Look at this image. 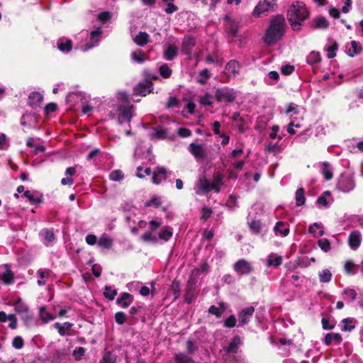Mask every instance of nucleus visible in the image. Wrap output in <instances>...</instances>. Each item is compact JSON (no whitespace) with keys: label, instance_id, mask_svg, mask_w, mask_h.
Instances as JSON below:
<instances>
[{"label":"nucleus","instance_id":"1","mask_svg":"<svg viewBox=\"0 0 363 363\" xmlns=\"http://www.w3.org/2000/svg\"><path fill=\"white\" fill-rule=\"evenodd\" d=\"M285 28L286 23L284 16L280 15L274 16L271 19L269 26L263 38L264 42L267 45L275 44L284 35Z\"/></svg>","mask_w":363,"mask_h":363},{"label":"nucleus","instance_id":"2","mask_svg":"<svg viewBox=\"0 0 363 363\" xmlns=\"http://www.w3.org/2000/svg\"><path fill=\"white\" fill-rule=\"evenodd\" d=\"M309 11L302 1L294 2L287 12V18L294 30H299L302 23L308 18Z\"/></svg>","mask_w":363,"mask_h":363},{"label":"nucleus","instance_id":"3","mask_svg":"<svg viewBox=\"0 0 363 363\" xmlns=\"http://www.w3.org/2000/svg\"><path fill=\"white\" fill-rule=\"evenodd\" d=\"M188 150L196 161L203 162L206 160L211 161L214 159V157L208 155L207 148L204 144L192 143L189 145Z\"/></svg>","mask_w":363,"mask_h":363},{"label":"nucleus","instance_id":"4","mask_svg":"<svg viewBox=\"0 0 363 363\" xmlns=\"http://www.w3.org/2000/svg\"><path fill=\"white\" fill-rule=\"evenodd\" d=\"M355 187L354 176L350 172H344L340 174L337 183V188L345 193H348Z\"/></svg>","mask_w":363,"mask_h":363},{"label":"nucleus","instance_id":"5","mask_svg":"<svg viewBox=\"0 0 363 363\" xmlns=\"http://www.w3.org/2000/svg\"><path fill=\"white\" fill-rule=\"evenodd\" d=\"M275 6L276 0H261L254 9L252 16L257 18L260 17L268 12L274 11Z\"/></svg>","mask_w":363,"mask_h":363},{"label":"nucleus","instance_id":"6","mask_svg":"<svg viewBox=\"0 0 363 363\" xmlns=\"http://www.w3.org/2000/svg\"><path fill=\"white\" fill-rule=\"evenodd\" d=\"M216 100L219 102H232L235 99V93L228 89H218L215 94Z\"/></svg>","mask_w":363,"mask_h":363},{"label":"nucleus","instance_id":"7","mask_svg":"<svg viewBox=\"0 0 363 363\" xmlns=\"http://www.w3.org/2000/svg\"><path fill=\"white\" fill-rule=\"evenodd\" d=\"M234 270L240 275L249 274L253 270L250 263L242 259L236 262L233 266Z\"/></svg>","mask_w":363,"mask_h":363},{"label":"nucleus","instance_id":"8","mask_svg":"<svg viewBox=\"0 0 363 363\" xmlns=\"http://www.w3.org/2000/svg\"><path fill=\"white\" fill-rule=\"evenodd\" d=\"M196 45V38L191 35L184 37L182 45V52L188 56L191 55L192 50Z\"/></svg>","mask_w":363,"mask_h":363},{"label":"nucleus","instance_id":"9","mask_svg":"<svg viewBox=\"0 0 363 363\" xmlns=\"http://www.w3.org/2000/svg\"><path fill=\"white\" fill-rule=\"evenodd\" d=\"M199 187L201 191L206 194L212 190L215 191L216 193L220 191V186H218V185L213 182H208L206 178H201L199 180Z\"/></svg>","mask_w":363,"mask_h":363},{"label":"nucleus","instance_id":"10","mask_svg":"<svg viewBox=\"0 0 363 363\" xmlns=\"http://www.w3.org/2000/svg\"><path fill=\"white\" fill-rule=\"evenodd\" d=\"M14 309L16 313L23 315V318L26 321L30 320L32 319V316L29 315L28 307L23 303L21 299H18L15 303Z\"/></svg>","mask_w":363,"mask_h":363},{"label":"nucleus","instance_id":"11","mask_svg":"<svg viewBox=\"0 0 363 363\" xmlns=\"http://www.w3.org/2000/svg\"><path fill=\"white\" fill-rule=\"evenodd\" d=\"M167 169L164 167H157L152 172V183L160 184L162 181L166 180L167 177Z\"/></svg>","mask_w":363,"mask_h":363},{"label":"nucleus","instance_id":"12","mask_svg":"<svg viewBox=\"0 0 363 363\" xmlns=\"http://www.w3.org/2000/svg\"><path fill=\"white\" fill-rule=\"evenodd\" d=\"M255 312V308L253 306H248L242 309L238 313V320L240 325H245L248 323L250 318L252 316Z\"/></svg>","mask_w":363,"mask_h":363},{"label":"nucleus","instance_id":"13","mask_svg":"<svg viewBox=\"0 0 363 363\" xmlns=\"http://www.w3.org/2000/svg\"><path fill=\"white\" fill-rule=\"evenodd\" d=\"M361 242L362 235L359 231L354 230L350 234L348 243L352 250H357L359 247Z\"/></svg>","mask_w":363,"mask_h":363},{"label":"nucleus","instance_id":"14","mask_svg":"<svg viewBox=\"0 0 363 363\" xmlns=\"http://www.w3.org/2000/svg\"><path fill=\"white\" fill-rule=\"evenodd\" d=\"M152 83L150 81H145L139 83L134 89L136 95L146 96L150 92Z\"/></svg>","mask_w":363,"mask_h":363},{"label":"nucleus","instance_id":"15","mask_svg":"<svg viewBox=\"0 0 363 363\" xmlns=\"http://www.w3.org/2000/svg\"><path fill=\"white\" fill-rule=\"evenodd\" d=\"M57 48L62 52H69L72 49V41L65 37H62L57 42Z\"/></svg>","mask_w":363,"mask_h":363},{"label":"nucleus","instance_id":"16","mask_svg":"<svg viewBox=\"0 0 363 363\" xmlns=\"http://www.w3.org/2000/svg\"><path fill=\"white\" fill-rule=\"evenodd\" d=\"M179 48L175 45H168L164 50L163 57L168 61L174 60L178 55Z\"/></svg>","mask_w":363,"mask_h":363},{"label":"nucleus","instance_id":"17","mask_svg":"<svg viewBox=\"0 0 363 363\" xmlns=\"http://www.w3.org/2000/svg\"><path fill=\"white\" fill-rule=\"evenodd\" d=\"M133 302V296L129 293L124 292L117 298L116 303L121 308H126Z\"/></svg>","mask_w":363,"mask_h":363},{"label":"nucleus","instance_id":"18","mask_svg":"<svg viewBox=\"0 0 363 363\" xmlns=\"http://www.w3.org/2000/svg\"><path fill=\"white\" fill-rule=\"evenodd\" d=\"M333 201L334 199L333 197L332 196L330 191H325V192H323L321 196H319V208H327L330 206L333 203Z\"/></svg>","mask_w":363,"mask_h":363},{"label":"nucleus","instance_id":"19","mask_svg":"<svg viewBox=\"0 0 363 363\" xmlns=\"http://www.w3.org/2000/svg\"><path fill=\"white\" fill-rule=\"evenodd\" d=\"M73 325L74 324L69 322H65L62 325L60 323H55L54 324L55 328L57 330L58 333L61 336L69 335V333L68 331L72 328Z\"/></svg>","mask_w":363,"mask_h":363},{"label":"nucleus","instance_id":"20","mask_svg":"<svg viewBox=\"0 0 363 363\" xmlns=\"http://www.w3.org/2000/svg\"><path fill=\"white\" fill-rule=\"evenodd\" d=\"M274 231L277 235L286 236L289 233V225L286 223L279 221L276 223Z\"/></svg>","mask_w":363,"mask_h":363},{"label":"nucleus","instance_id":"21","mask_svg":"<svg viewBox=\"0 0 363 363\" xmlns=\"http://www.w3.org/2000/svg\"><path fill=\"white\" fill-rule=\"evenodd\" d=\"M101 30L100 28H97L96 30H93L90 33V40L91 43L86 44L84 49V51H86L91 48H93L99 40L100 37L101 35Z\"/></svg>","mask_w":363,"mask_h":363},{"label":"nucleus","instance_id":"22","mask_svg":"<svg viewBox=\"0 0 363 363\" xmlns=\"http://www.w3.org/2000/svg\"><path fill=\"white\" fill-rule=\"evenodd\" d=\"M240 69V65L239 62L235 60H230L225 66L227 73L229 75H233L234 77L239 73Z\"/></svg>","mask_w":363,"mask_h":363},{"label":"nucleus","instance_id":"23","mask_svg":"<svg viewBox=\"0 0 363 363\" xmlns=\"http://www.w3.org/2000/svg\"><path fill=\"white\" fill-rule=\"evenodd\" d=\"M226 310V305L224 303H219L218 306L212 305L208 308V313L219 318Z\"/></svg>","mask_w":363,"mask_h":363},{"label":"nucleus","instance_id":"24","mask_svg":"<svg viewBox=\"0 0 363 363\" xmlns=\"http://www.w3.org/2000/svg\"><path fill=\"white\" fill-rule=\"evenodd\" d=\"M134 42L139 46H145L150 41V35L146 32L140 31L133 39Z\"/></svg>","mask_w":363,"mask_h":363},{"label":"nucleus","instance_id":"25","mask_svg":"<svg viewBox=\"0 0 363 363\" xmlns=\"http://www.w3.org/2000/svg\"><path fill=\"white\" fill-rule=\"evenodd\" d=\"M321 174L326 181H329L333 177V168L328 162H323Z\"/></svg>","mask_w":363,"mask_h":363},{"label":"nucleus","instance_id":"26","mask_svg":"<svg viewBox=\"0 0 363 363\" xmlns=\"http://www.w3.org/2000/svg\"><path fill=\"white\" fill-rule=\"evenodd\" d=\"M241 343L240 337L238 335H236L233 338L228 347L225 349V351L228 353H236Z\"/></svg>","mask_w":363,"mask_h":363},{"label":"nucleus","instance_id":"27","mask_svg":"<svg viewBox=\"0 0 363 363\" xmlns=\"http://www.w3.org/2000/svg\"><path fill=\"white\" fill-rule=\"evenodd\" d=\"M131 59L140 64L146 61L148 57L142 50L138 49L131 53Z\"/></svg>","mask_w":363,"mask_h":363},{"label":"nucleus","instance_id":"28","mask_svg":"<svg viewBox=\"0 0 363 363\" xmlns=\"http://www.w3.org/2000/svg\"><path fill=\"white\" fill-rule=\"evenodd\" d=\"M342 341V337L339 333H328L325 335L324 342L326 345H329L334 342L340 344Z\"/></svg>","mask_w":363,"mask_h":363},{"label":"nucleus","instance_id":"29","mask_svg":"<svg viewBox=\"0 0 363 363\" xmlns=\"http://www.w3.org/2000/svg\"><path fill=\"white\" fill-rule=\"evenodd\" d=\"M282 262V257L274 254H270L268 256L267 264L268 267H277L281 265Z\"/></svg>","mask_w":363,"mask_h":363},{"label":"nucleus","instance_id":"30","mask_svg":"<svg viewBox=\"0 0 363 363\" xmlns=\"http://www.w3.org/2000/svg\"><path fill=\"white\" fill-rule=\"evenodd\" d=\"M362 51V46L359 43L352 40L350 47L347 50V55L350 57H354L358 55Z\"/></svg>","mask_w":363,"mask_h":363},{"label":"nucleus","instance_id":"31","mask_svg":"<svg viewBox=\"0 0 363 363\" xmlns=\"http://www.w3.org/2000/svg\"><path fill=\"white\" fill-rule=\"evenodd\" d=\"M43 100V96L38 92H33L29 96L30 105L32 107L39 106Z\"/></svg>","mask_w":363,"mask_h":363},{"label":"nucleus","instance_id":"32","mask_svg":"<svg viewBox=\"0 0 363 363\" xmlns=\"http://www.w3.org/2000/svg\"><path fill=\"white\" fill-rule=\"evenodd\" d=\"M2 281L4 284L9 285L13 282L14 275L13 273L9 268L4 272L3 274H0V281Z\"/></svg>","mask_w":363,"mask_h":363},{"label":"nucleus","instance_id":"33","mask_svg":"<svg viewBox=\"0 0 363 363\" xmlns=\"http://www.w3.org/2000/svg\"><path fill=\"white\" fill-rule=\"evenodd\" d=\"M355 320L352 318H344L342 320L341 330L342 331H351L355 327Z\"/></svg>","mask_w":363,"mask_h":363},{"label":"nucleus","instance_id":"34","mask_svg":"<svg viewBox=\"0 0 363 363\" xmlns=\"http://www.w3.org/2000/svg\"><path fill=\"white\" fill-rule=\"evenodd\" d=\"M206 62L207 63H213V64H223V59L218 55L217 51L213 52L211 54L208 55L206 57Z\"/></svg>","mask_w":363,"mask_h":363},{"label":"nucleus","instance_id":"35","mask_svg":"<svg viewBox=\"0 0 363 363\" xmlns=\"http://www.w3.org/2000/svg\"><path fill=\"white\" fill-rule=\"evenodd\" d=\"M112 244H113L112 239H111L106 235H103L102 236H101L98 241L99 247L104 248V249L111 248L112 246Z\"/></svg>","mask_w":363,"mask_h":363},{"label":"nucleus","instance_id":"36","mask_svg":"<svg viewBox=\"0 0 363 363\" xmlns=\"http://www.w3.org/2000/svg\"><path fill=\"white\" fill-rule=\"evenodd\" d=\"M175 363H195L193 359L184 353H177L174 356Z\"/></svg>","mask_w":363,"mask_h":363},{"label":"nucleus","instance_id":"37","mask_svg":"<svg viewBox=\"0 0 363 363\" xmlns=\"http://www.w3.org/2000/svg\"><path fill=\"white\" fill-rule=\"evenodd\" d=\"M133 106H130L128 107L121 106L119 108V111H120L122 116L128 121H130L133 116Z\"/></svg>","mask_w":363,"mask_h":363},{"label":"nucleus","instance_id":"38","mask_svg":"<svg viewBox=\"0 0 363 363\" xmlns=\"http://www.w3.org/2000/svg\"><path fill=\"white\" fill-rule=\"evenodd\" d=\"M40 317L43 322L45 323L55 318V316L48 312L45 307H41L40 308Z\"/></svg>","mask_w":363,"mask_h":363},{"label":"nucleus","instance_id":"39","mask_svg":"<svg viewBox=\"0 0 363 363\" xmlns=\"http://www.w3.org/2000/svg\"><path fill=\"white\" fill-rule=\"evenodd\" d=\"M24 196L28 199L31 204H38L43 201L41 196H35L28 190L24 191Z\"/></svg>","mask_w":363,"mask_h":363},{"label":"nucleus","instance_id":"40","mask_svg":"<svg viewBox=\"0 0 363 363\" xmlns=\"http://www.w3.org/2000/svg\"><path fill=\"white\" fill-rule=\"evenodd\" d=\"M209 270V265L206 262L201 263L199 267L194 268L191 271V274L194 276H199L202 273L208 272Z\"/></svg>","mask_w":363,"mask_h":363},{"label":"nucleus","instance_id":"41","mask_svg":"<svg viewBox=\"0 0 363 363\" xmlns=\"http://www.w3.org/2000/svg\"><path fill=\"white\" fill-rule=\"evenodd\" d=\"M109 179L114 182H120L124 179V174L121 169H115L110 172Z\"/></svg>","mask_w":363,"mask_h":363},{"label":"nucleus","instance_id":"42","mask_svg":"<svg viewBox=\"0 0 363 363\" xmlns=\"http://www.w3.org/2000/svg\"><path fill=\"white\" fill-rule=\"evenodd\" d=\"M333 274L329 269H323L319 274V281L322 283H328L332 279Z\"/></svg>","mask_w":363,"mask_h":363},{"label":"nucleus","instance_id":"43","mask_svg":"<svg viewBox=\"0 0 363 363\" xmlns=\"http://www.w3.org/2000/svg\"><path fill=\"white\" fill-rule=\"evenodd\" d=\"M249 227L252 233L258 234L262 229V223L259 220H253L249 223Z\"/></svg>","mask_w":363,"mask_h":363},{"label":"nucleus","instance_id":"44","mask_svg":"<svg viewBox=\"0 0 363 363\" xmlns=\"http://www.w3.org/2000/svg\"><path fill=\"white\" fill-rule=\"evenodd\" d=\"M117 293L118 291L116 289H112L111 286H106L104 291V296L106 298L112 301L115 298Z\"/></svg>","mask_w":363,"mask_h":363},{"label":"nucleus","instance_id":"45","mask_svg":"<svg viewBox=\"0 0 363 363\" xmlns=\"http://www.w3.org/2000/svg\"><path fill=\"white\" fill-rule=\"evenodd\" d=\"M159 73L163 78L167 79L171 76L172 70L167 64H164L160 67Z\"/></svg>","mask_w":363,"mask_h":363},{"label":"nucleus","instance_id":"46","mask_svg":"<svg viewBox=\"0 0 363 363\" xmlns=\"http://www.w3.org/2000/svg\"><path fill=\"white\" fill-rule=\"evenodd\" d=\"M173 233L169 227L163 229L158 235L160 239L167 241L172 237Z\"/></svg>","mask_w":363,"mask_h":363},{"label":"nucleus","instance_id":"47","mask_svg":"<svg viewBox=\"0 0 363 363\" xmlns=\"http://www.w3.org/2000/svg\"><path fill=\"white\" fill-rule=\"evenodd\" d=\"M296 202L298 206H302L305 203L304 190L299 188L296 192Z\"/></svg>","mask_w":363,"mask_h":363},{"label":"nucleus","instance_id":"48","mask_svg":"<svg viewBox=\"0 0 363 363\" xmlns=\"http://www.w3.org/2000/svg\"><path fill=\"white\" fill-rule=\"evenodd\" d=\"M199 74L200 78L198 79V82L201 84H206L207 80L211 77V73L208 69H203L201 70Z\"/></svg>","mask_w":363,"mask_h":363},{"label":"nucleus","instance_id":"49","mask_svg":"<svg viewBox=\"0 0 363 363\" xmlns=\"http://www.w3.org/2000/svg\"><path fill=\"white\" fill-rule=\"evenodd\" d=\"M167 135V130L164 128L155 129L154 133L151 137L152 139H164Z\"/></svg>","mask_w":363,"mask_h":363},{"label":"nucleus","instance_id":"50","mask_svg":"<svg viewBox=\"0 0 363 363\" xmlns=\"http://www.w3.org/2000/svg\"><path fill=\"white\" fill-rule=\"evenodd\" d=\"M199 102L203 106H211L213 104V96L209 93H206L200 97Z\"/></svg>","mask_w":363,"mask_h":363},{"label":"nucleus","instance_id":"51","mask_svg":"<svg viewBox=\"0 0 363 363\" xmlns=\"http://www.w3.org/2000/svg\"><path fill=\"white\" fill-rule=\"evenodd\" d=\"M337 50V44L334 42L331 45L327 47V57L328 58H333L336 55V51Z\"/></svg>","mask_w":363,"mask_h":363},{"label":"nucleus","instance_id":"52","mask_svg":"<svg viewBox=\"0 0 363 363\" xmlns=\"http://www.w3.org/2000/svg\"><path fill=\"white\" fill-rule=\"evenodd\" d=\"M38 274H39L40 279L38 281V284L39 286H43L45 284L46 281L45 280V278H48L50 274L49 270H43L40 269L38 271Z\"/></svg>","mask_w":363,"mask_h":363},{"label":"nucleus","instance_id":"53","mask_svg":"<svg viewBox=\"0 0 363 363\" xmlns=\"http://www.w3.org/2000/svg\"><path fill=\"white\" fill-rule=\"evenodd\" d=\"M344 268L349 274H354L356 273V266L351 260L345 262Z\"/></svg>","mask_w":363,"mask_h":363},{"label":"nucleus","instance_id":"54","mask_svg":"<svg viewBox=\"0 0 363 363\" xmlns=\"http://www.w3.org/2000/svg\"><path fill=\"white\" fill-rule=\"evenodd\" d=\"M307 62L314 67L318 62V52L312 51L307 57Z\"/></svg>","mask_w":363,"mask_h":363},{"label":"nucleus","instance_id":"55","mask_svg":"<svg viewBox=\"0 0 363 363\" xmlns=\"http://www.w3.org/2000/svg\"><path fill=\"white\" fill-rule=\"evenodd\" d=\"M213 211L211 208L203 207L201 209V219L206 221L212 215Z\"/></svg>","mask_w":363,"mask_h":363},{"label":"nucleus","instance_id":"56","mask_svg":"<svg viewBox=\"0 0 363 363\" xmlns=\"http://www.w3.org/2000/svg\"><path fill=\"white\" fill-rule=\"evenodd\" d=\"M24 345V340L21 336H16L13 338L12 346L18 350L21 349Z\"/></svg>","mask_w":363,"mask_h":363},{"label":"nucleus","instance_id":"57","mask_svg":"<svg viewBox=\"0 0 363 363\" xmlns=\"http://www.w3.org/2000/svg\"><path fill=\"white\" fill-rule=\"evenodd\" d=\"M85 349L82 347H79L76 348L72 353L73 357L76 360H80L82 357L84 355Z\"/></svg>","mask_w":363,"mask_h":363},{"label":"nucleus","instance_id":"58","mask_svg":"<svg viewBox=\"0 0 363 363\" xmlns=\"http://www.w3.org/2000/svg\"><path fill=\"white\" fill-rule=\"evenodd\" d=\"M115 320L119 325L124 324L125 323V321H126V315H125V314L123 312H122V311L116 313V314H115Z\"/></svg>","mask_w":363,"mask_h":363},{"label":"nucleus","instance_id":"59","mask_svg":"<svg viewBox=\"0 0 363 363\" xmlns=\"http://www.w3.org/2000/svg\"><path fill=\"white\" fill-rule=\"evenodd\" d=\"M237 320L234 315H230L226 320L224 321V326L225 328H233L235 326Z\"/></svg>","mask_w":363,"mask_h":363},{"label":"nucleus","instance_id":"60","mask_svg":"<svg viewBox=\"0 0 363 363\" xmlns=\"http://www.w3.org/2000/svg\"><path fill=\"white\" fill-rule=\"evenodd\" d=\"M98 20L104 23L109 21L111 18V13L109 11H104L98 15Z\"/></svg>","mask_w":363,"mask_h":363},{"label":"nucleus","instance_id":"61","mask_svg":"<svg viewBox=\"0 0 363 363\" xmlns=\"http://www.w3.org/2000/svg\"><path fill=\"white\" fill-rule=\"evenodd\" d=\"M323 328L325 330H332L335 327V323L333 320H329L325 318H323L321 320Z\"/></svg>","mask_w":363,"mask_h":363},{"label":"nucleus","instance_id":"62","mask_svg":"<svg viewBox=\"0 0 363 363\" xmlns=\"http://www.w3.org/2000/svg\"><path fill=\"white\" fill-rule=\"evenodd\" d=\"M319 247L324 252H328L330 249V243L327 239L319 240Z\"/></svg>","mask_w":363,"mask_h":363},{"label":"nucleus","instance_id":"63","mask_svg":"<svg viewBox=\"0 0 363 363\" xmlns=\"http://www.w3.org/2000/svg\"><path fill=\"white\" fill-rule=\"evenodd\" d=\"M43 234H44L45 240L48 242H52L55 238V234H54V232L52 230L46 229L43 231Z\"/></svg>","mask_w":363,"mask_h":363},{"label":"nucleus","instance_id":"64","mask_svg":"<svg viewBox=\"0 0 363 363\" xmlns=\"http://www.w3.org/2000/svg\"><path fill=\"white\" fill-rule=\"evenodd\" d=\"M116 358L111 352H107L104 354L100 363H115Z\"/></svg>","mask_w":363,"mask_h":363}]
</instances>
